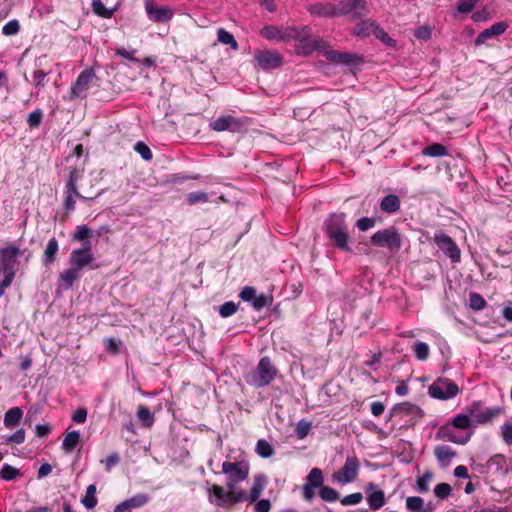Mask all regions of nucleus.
<instances>
[{"label": "nucleus", "mask_w": 512, "mask_h": 512, "mask_svg": "<svg viewBox=\"0 0 512 512\" xmlns=\"http://www.w3.org/2000/svg\"><path fill=\"white\" fill-rule=\"evenodd\" d=\"M434 455L442 466H448L457 453L448 445H438L434 448Z\"/></svg>", "instance_id": "393cba45"}, {"label": "nucleus", "mask_w": 512, "mask_h": 512, "mask_svg": "<svg viewBox=\"0 0 512 512\" xmlns=\"http://www.w3.org/2000/svg\"><path fill=\"white\" fill-rule=\"evenodd\" d=\"M144 8L149 20L154 23H166L170 21L174 15L170 7L159 6L154 0H145Z\"/></svg>", "instance_id": "2eb2a0df"}, {"label": "nucleus", "mask_w": 512, "mask_h": 512, "mask_svg": "<svg viewBox=\"0 0 512 512\" xmlns=\"http://www.w3.org/2000/svg\"><path fill=\"white\" fill-rule=\"evenodd\" d=\"M469 415L475 419L478 424H486L497 418L502 413L501 407L484 408L480 401H474L467 408Z\"/></svg>", "instance_id": "ddd939ff"}, {"label": "nucleus", "mask_w": 512, "mask_h": 512, "mask_svg": "<svg viewBox=\"0 0 512 512\" xmlns=\"http://www.w3.org/2000/svg\"><path fill=\"white\" fill-rule=\"evenodd\" d=\"M94 255L88 254L82 250H72L69 258V263L71 266L77 268L82 271L84 268L89 267L90 269L98 268L97 264H93Z\"/></svg>", "instance_id": "412c9836"}, {"label": "nucleus", "mask_w": 512, "mask_h": 512, "mask_svg": "<svg viewBox=\"0 0 512 512\" xmlns=\"http://www.w3.org/2000/svg\"><path fill=\"white\" fill-rule=\"evenodd\" d=\"M324 56L329 62L344 64L347 66H355L363 62L362 56L358 54L340 52L328 48L324 51Z\"/></svg>", "instance_id": "f3484780"}, {"label": "nucleus", "mask_w": 512, "mask_h": 512, "mask_svg": "<svg viewBox=\"0 0 512 512\" xmlns=\"http://www.w3.org/2000/svg\"><path fill=\"white\" fill-rule=\"evenodd\" d=\"M42 118V110L36 109L28 115L27 124L31 129L37 128L41 124Z\"/></svg>", "instance_id": "4d7b16f0"}, {"label": "nucleus", "mask_w": 512, "mask_h": 512, "mask_svg": "<svg viewBox=\"0 0 512 512\" xmlns=\"http://www.w3.org/2000/svg\"><path fill=\"white\" fill-rule=\"evenodd\" d=\"M96 494V485L90 484L86 489V494L82 498L81 502L87 509H93L97 505Z\"/></svg>", "instance_id": "f704fd0d"}, {"label": "nucleus", "mask_w": 512, "mask_h": 512, "mask_svg": "<svg viewBox=\"0 0 512 512\" xmlns=\"http://www.w3.org/2000/svg\"><path fill=\"white\" fill-rule=\"evenodd\" d=\"M412 409L413 406L407 402L396 404L390 412V418L398 414H409Z\"/></svg>", "instance_id": "0e129e2a"}, {"label": "nucleus", "mask_w": 512, "mask_h": 512, "mask_svg": "<svg viewBox=\"0 0 512 512\" xmlns=\"http://www.w3.org/2000/svg\"><path fill=\"white\" fill-rule=\"evenodd\" d=\"M470 415L468 414H457L449 423H451L454 428L458 430H468L472 426V422L470 419Z\"/></svg>", "instance_id": "c9c22d12"}, {"label": "nucleus", "mask_w": 512, "mask_h": 512, "mask_svg": "<svg viewBox=\"0 0 512 512\" xmlns=\"http://www.w3.org/2000/svg\"><path fill=\"white\" fill-rule=\"evenodd\" d=\"M256 453L262 458H269L274 454L273 446L265 439H260L256 444Z\"/></svg>", "instance_id": "a19ab883"}, {"label": "nucleus", "mask_w": 512, "mask_h": 512, "mask_svg": "<svg viewBox=\"0 0 512 512\" xmlns=\"http://www.w3.org/2000/svg\"><path fill=\"white\" fill-rule=\"evenodd\" d=\"M433 478V473L429 470L425 471L422 476L416 480V489L420 493H426L429 491V483Z\"/></svg>", "instance_id": "79ce46f5"}, {"label": "nucleus", "mask_w": 512, "mask_h": 512, "mask_svg": "<svg viewBox=\"0 0 512 512\" xmlns=\"http://www.w3.org/2000/svg\"><path fill=\"white\" fill-rule=\"evenodd\" d=\"M319 496L321 497V499H323L324 501H327V502H335L339 499L340 497V494L339 492L330 487V486H322L319 490Z\"/></svg>", "instance_id": "a18cd8bd"}, {"label": "nucleus", "mask_w": 512, "mask_h": 512, "mask_svg": "<svg viewBox=\"0 0 512 512\" xmlns=\"http://www.w3.org/2000/svg\"><path fill=\"white\" fill-rule=\"evenodd\" d=\"M323 231L333 247L342 252H352L345 213H331L323 222Z\"/></svg>", "instance_id": "f257e3e1"}, {"label": "nucleus", "mask_w": 512, "mask_h": 512, "mask_svg": "<svg viewBox=\"0 0 512 512\" xmlns=\"http://www.w3.org/2000/svg\"><path fill=\"white\" fill-rule=\"evenodd\" d=\"M58 251L59 243L55 237H52L48 241L42 256V262L44 266L48 267L55 262Z\"/></svg>", "instance_id": "bb28decb"}, {"label": "nucleus", "mask_w": 512, "mask_h": 512, "mask_svg": "<svg viewBox=\"0 0 512 512\" xmlns=\"http://www.w3.org/2000/svg\"><path fill=\"white\" fill-rule=\"evenodd\" d=\"M501 436L506 445L512 446V423H504L501 426Z\"/></svg>", "instance_id": "774afa93"}, {"label": "nucleus", "mask_w": 512, "mask_h": 512, "mask_svg": "<svg viewBox=\"0 0 512 512\" xmlns=\"http://www.w3.org/2000/svg\"><path fill=\"white\" fill-rule=\"evenodd\" d=\"M451 423L440 426L435 438L440 441H448L459 445H465L471 438L472 432L460 433Z\"/></svg>", "instance_id": "4468645a"}, {"label": "nucleus", "mask_w": 512, "mask_h": 512, "mask_svg": "<svg viewBox=\"0 0 512 512\" xmlns=\"http://www.w3.org/2000/svg\"><path fill=\"white\" fill-rule=\"evenodd\" d=\"M92 237V231L87 225H78L72 234L73 241L82 242Z\"/></svg>", "instance_id": "49530a36"}, {"label": "nucleus", "mask_w": 512, "mask_h": 512, "mask_svg": "<svg viewBox=\"0 0 512 512\" xmlns=\"http://www.w3.org/2000/svg\"><path fill=\"white\" fill-rule=\"evenodd\" d=\"M217 39L222 44L229 45L233 50L238 49V43L235 40L234 36L230 32L226 31L224 28L218 29Z\"/></svg>", "instance_id": "4c0bfd02"}, {"label": "nucleus", "mask_w": 512, "mask_h": 512, "mask_svg": "<svg viewBox=\"0 0 512 512\" xmlns=\"http://www.w3.org/2000/svg\"><path fill=\"white\" fill-rule=\"evenodd\" d=\"M238 308H239V303L237 304L233 301H227L219 306L218 311H219V314L221 317L227 318V317H230L233 314H235L237 312Z\"/></svg>", "instance_id": "09e8293b"}, {"label": "nucleus", "mask_w": 512, "mask_h": 512, "mask_svg": "<svg viewBox=\"0 0 512 512\" xmlns=\"http://www.w3.org/2000/svg\"><path fill=\"white\" fill-rule=\"evenodd\" d=\"M360 469V462L356 456H349L343 467L335 473V479L342 483L347 484L356 480Z\"/></svg>", "instance_id": "dca6fc26"}, {"label": "nucleus", "mask_w": 512, "mask_h": 512, "mask_svg": "<svg viewBox=\"0 0 512 512\" xmlns=\"http://www.w3.org/2000/svg\"><path fill=\"white\" fill-rule=\"evenodd\" d=\"M476 470L481 474L490 473L497 478H504L509 473V465L505 455L495 454L485 464H476Z\"/></svg>", "instance_id": "9d476101"}, {"label": "nucleus", "mask_w": 512, "mask_h": 512, "mask_svg": "<svg viewBox=\"0 0 512 512\" xmlns=\"http://www.w3.org/2000/svg\"><path fill=\"white\" fill-rule=\"evenodd\" d=\"M265 477L263 475H256L254 477L253 485L249 492V500L250 502H255L258 500L265 485Z\"/></svg>", "instance_id": "c756f323"}, {"label": "nucleus", "mask_w": 512, "mask_h": 512, "mask_svg": "<svg viewBox=\"0 0 512 512\" xmlns=\"http://www.w3.org/2000/svg\"><path fill=\"white\" fill-rule=\"evenodd\" d=\"M433 241L439 250L454 264L461 261V250L457 243L442 230L434 233Z\"/></svg>", "instance_id": "1a4fd4ad"}, {"label": "nucleus", "mask_w": 512, "mask_h": 512, "mask_svg": "<svg viewBox=\"0 0 512 512\" xmlns=\"http://www.w3.org/2000/svg\"><path fill=\"white\" fill-rule=\"evenodd\" d=\"M81 272L82 271L70 265L69 268L65 269L59 274V286L62 287L64 290L71 289L74 282L81 278Z\"/></svg>", "instance_id": "5701e85b"}, {"label": "nucleus", "mask_w": 512, "mask_h": 512, "mask_svg": "<svg viewBox=\"0 0 512 512\" xmlns=\"http://www.w3.org/2000/svg\"><path fill=\"white\" fill-rule=\"evenodd\" d=\"M487 305L486 300L482 295L476 292H472L469 295V306L474 311L483 310Z\"/></svg>", "instance_id": "c03bdc74"}, {"label": "nucleus", "mask_w": 512, "mask_h": 512, "mask_svg": "<svg viewBox=\"0 0 512 512\" xmlns=\"http://www.w3.org/2000/svg\"><path fill=\"white\" fill-rule=\"evenodd\" d=\"M209 126L216 132L229 131L232 133H240L245 130L247 119L245 117L236 118L232 115H223L210 122Z\"/></svg>", "instance_id": "9b49d317"}, {"label": "nucleus", "mask_w": 512, "mask_h": 512, "mask_svg": "<svg viewBox=\"0 0 512 512\" xmlns=\"http://www.w3.org/2000/svg\"><path fill=\"white\" fill-rule=\"evenodd\" d=\"M406 507L410 512H423L424 500L418 496H410L406 499Z\"/></svg>", "instance_id": "de8ad7c7"}, {"label": "nucleus", "mask_w": 512, "mask_h": 512, "mask_svg": "<svg viewBox=\"0 0 512 512\" xmlns=\"http://www.w3.org/2000/svg\"><path fill=\"white\" fill-rule=\"evenodd\" d=\"M80 178V174L78 170L74 167L69 168L68 180L66 182L65 189L71 191L72 193L76 192L77 182Z\"/></svg>", "instance_id": "8fccbe9b"}, {"label": "nucleus", "mask_w": 512, "mask_h": 512, "mask_svg": "<svg viewBox=\"0 0 512 512\" xmlns=\"http://www.w3.org/2000/svg\"><path fill=\"white\" fill-rule=\"evenodd\" d=\"M80 441V433L78 431L68 432L62 442V448L66 453H71Z\"/></svg>", "instance_id": "7c9ffc66"}, {"label": "nucleus", "mask_w": 512, "mask_h": 512, "mask_svg": "<svg viewBox=\"0 0 512 512\" xmlns=\"http://www.w3.org/2000/svg\"><path fill=\"white\" fill-rule=\"evenodd\" d=\"M281 28L275 25H265L260 30V35L268 40H277L280 41L281 38Z\"/></svg>", "instance_id": "58836bf2"}, {"label": "nucleus", "mask_w": 512, "mask_h": 512, "mask_svg": "<svg viewBox=\"0 0 512 512\" xmlns=\"http://www.w3.org/2000/svg\"><path fill=\"white\" fill-rule=\"evenodd\" d=\"M412 350L415 354V357L420 361H425L428 359L430 354L429 345L422 341H417L413 344Z\"/></svg>", "instance_id": "e433bc0d"}, {"label": "nucleus", "mask_w": 512, "mask_h": 512, "mask_svg": "<svg viewBox=\"0 0 512 512\" xmlns=\"http://www.w3.org/2000/svg\"><path fill=\"white\" fill-rule=\"evenodd\" d=\"M329 47L328 43L322 38H310L309 28L303 27L301 29L300 37L298 38L297 49L303 55H310L314 51H324Z\"/></svg>", "instance_id": "f8f14e48"}, {"label": "nucleus", "mask_w": 512, "mask_h": 512, "mask_svg": "<svg viewBox=\"0 0 512 512\" xmlns=\"http://www.w3.org/2000/svg\"><path fill=\"white\" fill-rule=\"evenodd\" d=\"M451 486L447 483H439L434 488V494L440 499H445L451 494Z\"/></svg>", "instance_id": "e2e57ef3"}, {"label": "nucleus", "mask_w": 512, "mask_h": 512, "mask_svg": "<svg viewBox=\"0 0 512 512\" xmlns=\"http://www.w3.org/2000/svg\"><path fill=\"white\" fill-rule=\"evenodd\" d=\"M92 11L99 17L110 19L113 17L115 9H108L101 0H92Z\"/></svg>", "instance_id": "72a5a7b5"}, {"label": "nucleus", "mask_w": 512, "mask_h": 512, "mask_svg": "<svg viewBox=\"0 0 512 512\" xmlns=\"http://www.w3.org/2000/svg\"><path fill=\"white\" fill-rule=\"evenodd\" d=\"M258 65L264 70L275 69L281 66L282 57L274 50L257 51L254 55Z\"/></svg>", "instance_id": "a211bd4d"}, {"label": "nucleus", "mask_w": 512, "mask_h": 512, "mask_svg": "<svg viewBox=\"0 0 512 512\" xmlns=\"http://www.w3.org/2000/svg\"><path fill=\"white\" fill-rule=\"evenodd\" d=\"M187 203L189 205H195L197 203H200V202H208L209 201V196L206 192H203V191H195V192H190L188 195H187Z\"/></svg>", "instance_id": "5fc2aeb1"}, {"label": "nucleus", "mask_w": 512, "mask_h": 512, "mask_svg": "<svg viewBox=\"0 0 512 512\" xmlns=\"http://www.w3.org/2000/svg\"><path fill=\"white\" fill-rule=\"evenodd\" d=\"M424 156L443 157L449 154L448 149L440 143H433L422 150Z\"/></svg>", "instance_id": "473e14b6"}, {"label": "nucleus", "mask_w": 512, "mask_h": 512, "mask_svg": "<svg viewBox=\"0 0 512 512\" xmlns=\"http://www.w3.org/2000/svg\"><path fill=\"white\" fill-rule=\"evenodd\" d=\"M375 224L376 219L373 217H362L356 221V227L362 232L372 229Z\"/></svg>", "instance_id": "052dcab7"}, {"label": "nucleus", "mask_w": 512, "mask_h": 512, "mask_svg": "<svg viewBox=\"0 0 512 512\" xmlns=\"http://www.w3.org/2000/svg\"><path fill=\"white\" fill-rule=\"evenodd\" d=\"M370 244L397 253L403 246V236L395 226L376 231L370 237Z\"/></svg>", "instance_id": "7ed1b4c3"}, {"label": "nucleus", "mask_w": 512, "mask_h": 512, "mask_svg": "<svg viewBox=\"0 0 512 512\" xmlns=\"http://www.w3.org/2000/svg\"><path fill=\"white\" fill-rule=\"evenodd\" d=\"M97 75L93 67L83 70L77 77L76 81L71 85L69 92V100L85 99L87 91L96 81Z\"/></svg>", "instance_id": "0eeeda50"}, {"label": "nucleus", "mask_w": 512, "mask_h": 512, "mask_svg": "<svg viewBox=\"0 0 512 512\" xmlns=\"http://www.w3.org/2000/svg\"><path fill=\"white\" fill-rule=\"evenodd\" d=\"M479 0H460L457 5V11L459 13H469L471 12Z\"/></svg>", "instance_id": "338daca9"}, {"label": "nucleus", "mask_w": 512, "mask_h": 512, "mask_svg": "<svg viewBox=\"0 0 512 512\" xmlns=\"http://www.w3.org/2000/svg\"><path fill=\"white\" fill-rule=\"evenodd\" d=\"M206 485L208 500L210 503L219 507H229V490L225 491V489L218 484L210 485L208 481L206 482Z\"/></svg>", "instance_id": "aec40b11"}, {"label": "nucleus", "mask_w": 512, "mask_h": 512, "mask_svg": "<svg viewBox=\"0 0 512 512\" xmlns=\"http://www.w3.org/2000/svg\"><path fill=\"white\" fill-rule=\"evenodd\" d=\"M311 430V423L305 420L298 422L296 427V435L299 439L305 438Z\"/></svg>", "instance_id": "69168bd1"}, {"label": "nucleus", "mask_w": 512, "mask_h": 512, "mask_svg": "<svg viewBox=\"0 0 512 512\" xmlns=\"http://www.w3.org/2000/svg\"><path fill=\"white\" fill-rule=\"evenodd\" d=\"M150 497L146 494L140 493L125 500L130 510L140 508L148 503Z\"/></svg>", "instance_id": "37998d69"}, {"label": "nucleus", "mask_w": 512, "mask_h": 512, "mask_svg": "<svg viewBox=\"0 0 512 512\" xmlns=\"http://www.w3.org/2000/svg\"><path fill=\"white\" fill-rule=\"evenodd\" d=\"M308 12L311 15L331 18L336 17V5L331 3H315L307 7Z\"/></svg>", "instance_id": "b1692460"}, {"label": "nucleus", "mask_w": 512, "mask_h": 512, "mask_svg": "<svg viewBox=\"0 0 512 512\" xmlns=\"http://www.w3.org/2000/svg\"><path fill=\"white\" fill-rule=\"evenodd\" d=\"M363 500V495L360 492L352 493L343 497L340 502L343 506H350L359 504Z\"/></svg>", "instance_id": "680f3d73"}, {"label": "nucleus", "mask_w": 512, "mask_h": 512, "mask_svg": "<svg viewBox=\"0 0 512 512\" xmlns=\"http://www.w3.org/2000/svg\"><path fill=\"white\" fill-rule=\"evenodd\" d=\"M278 369L268 356L262 357L255 369L245 375V381L254 388L268 386L277 376Z\"/></svg>", "instance_id": "f03ea898"}, {"label": "nucleus", "mask_w": 512, "mask_h": 512, "mask_svg": "<svg viewBox=\"0 0 512 512\" xmlns=\"http://www.w3.org/2000/svg\"><path fill=\"white\" fill-rule=\"evenodd\" d=\"M369 9L366 0H341L336 5L337 16H348L351 20H358L366 17Z\"/></svg>", "instance_id": "6e6552de"}, {"label": "nucleus", "mask_w": 512, "mask_h": 512, "mask_svg": "<svg viewBox=\"0 0 512 512\" xmlns=\"http://www.w3.org/2000/svg\"><path fill=\"white\" fill-rule=\"evenodd\" d=\"M23 253L24 250L13 243L0 248V276L15 278L16 271L20 265L18 258Z\"/></svg>", "instance_id": "20e7f679"}, {"label": "nucleus", "mask_w": 512, "mask_h": 512, "mask_svg": "<svg viewBox=\"0 0 512 512\" xmlns=\"http://www.w3.org/2000/svg\"><path fill=\"white\" fill-rule=\"evenodd\" d=\"M461 392L459 386L449 378L439 377L429 387L430 397L438 400H449Z\"/></svg>", "instance_id": "423d86ee"}, {"label": "nucleus", "mask_w": 512, "mask_h": 512, "mask_svg": "<svg viewBox=\"0 0 512 512\" xmlns=\"http://www.w3.org/2000/svg\"><path fill=\"white\" fill-rule=\"evenodd\" d=\"M229 490V507L239 503L244 502L249 499V496H247L246 492L244 490H235L234 489H228Z\"/></svg>", "instance_id": "864d4df0"}, {"label": "nucleus", "mask_w": 512, "mask_h": 512, "mask_svg": "<svg viewBox=\"0 0 512 512\" xmlns=\"http://www.w3.org/2000/svg\"><path fill=\"white\" fill-rule=\"evenodd\" d=\"M250 471L249 463L245 460L230 462L225 461L222 464V473L226 475L227 489H234L236 485L247 479Z\"/></svg>", "instance_id": "39448f33"}, {"label": "nucleus", "mask_w": 512, "mask_h": 512, "mask_svg": "<svg viewBox=\"0 0 512 512\" xmlns=\"http://www.w3.org/2000/svg\"><path fill=\"white\" fill-rule=\"evenodd\" d=\"M134 149L145 161H150L153 158L151 149L142 141L137 142Z\"/></svg>", "instance_id": "13d9d810"}, {"label": "nucleus", "mask_w": 512, "mask_h": 512, "mask_svg": "<svg viewBox=\"0 0 512 512\" xmlns=\"http://www.w3.org/2000/svg\"><path fill=\"white\" fill-rule=\"evenodd\" d=\"M377 24L374 21H360L354 27V34L357 36H369L372 28H376Z\"/></svg>", "instance_id": "ea45409f"}, {"label": "nucleus", "mask_w": 512, "mask_h": 512, "mask_svg": "<svg viewBox=\"0 0 512 512\" xmlns=\"http://www.w3.org/2000/svg\"><path fill=\"white\" fill-rule=\"evenodd\" d=\"M301 30L296 27H287L281 30V38L280 41L288 42L291 40H298L300 37Z\"/></svg>", "instance_id": "3c124183"}, {"label": "nucleus", "mask_w": 512, "mask_h": 512, "mask_svg": "<svg viewBox=\"0 0 512 512\" xmlns=\"http://www.w3.org/2000/svg\"><path fill=\"white\" fill-rule=\"evenodd\" d=\"M137 417L141 422L142 426L145 428H150L155 421L154 414L150 411V409L147 406L143 404H140L137 407Z\"/></svg>", "instance_id": "cd10ccee"}, {"label": "nucleus", "mask_w": 512, "mask_h": 512, "mask_svg": "<svg viewBox=\"0 0 512 512\" xmlns=\"http://www.w3.org/2000/svg\"><path fill=\"white\" fill-rule=\"evenodd\" d=\"M324 483V477L322 470L319 468H313L310 470L306 477V485L314 487V488H321Z\"/></svg>", "instance_id": "2f4dec72"}, {"label": "nucleus", "mask_w": 512, "mask_h": 512, "mask_svg": "<svg viewBox=\"0 0 512 512\" xmlns=\"http://www.w3.org/2000/svg\"><path fill=\"white\" fill-rule=\"evenodd\" d=\"M271 303H272V297H269L265 294H260L258 296L257 295L255 296V298L251 304L255 310L260 311L264 307H268L269 305H271Z\"/></svg>", "instance_id": "6e6d98bb"}, {"label": "nucleus", "mask_w": 512, "mask_h": 512, "mask_svg": "<svg viewBox=\"0 0 512 512\" xmlns=\"http://www.w3.org/2000/svg\"><path fill=\"white\" fill-rule=\"evenodd\" d=\"M508 28V24L506 22H497L494 23L491 27L483 30L476 38L475 45L480 46L484 44L488 39L493 37H497L505 33Z\"/></svg>", "instance_id": "4be33fe9"}, {"label": "nucleus", "mask_w": 512, "mask_h": 512, "mask_svg": "<svg viewBox=\"0 0 512 512\" xmlns=\"http://www.w3.org/2000/svg\"><path fill=\"white\" fill-rule=\"evenodd\" d=\"M366 500L371 510H379L386 504L385 493L378 486L369 482L365 487Z\"/></svg>", "instance_id": "6ab92c4d"}, {"label": "nucleus", "mask_w": 512, "mask_h": 512, "mask_svg": "<svg viewBox=\"0 0 512 512\" xmlns=\"http://www.w3.org/2000/svg\"><path fill=\"white\" fill-rule=\"evenodd\" d=\"M23 416V412L19 407L10 408L4 415V424L6 427L17 426Z\"/></svg>", "instance_id": "c85d7f7f"}, {"label": "nucleus", "mask_w": 512, "mask_h": 512, "mask_svg": "<svg viewBox=\"0 0 512 512\" xmlns=\"http://www.w3.org/2000/svg\"><path fill=\"white\" fill-rule=\"evenodd\" d=\"M401 201L396 194H389L380 201V209L383 213L394 214L400 209Z\"/></svg>", "instance_id": "a878e982"}, {"label": "nucleus", "mask_w": 512, "mask_h": 512, "mask_svg": "<svg viewBox=\"0 0 512 512\" xmlns=\"http://www.w3.org/2000/svg\"><path fill=\"white\" fill-rule=\"evenodd\" d=\"M20 31V24L18 20L13 19L6 23L2 28V34L5 36L16 35Z\"/></svg>", "instance_id": "bf43d9fd"}, {"label": "nucleus", "mask_w": 512, "mask_h": 512, "mask_svg": "<svg viewBox=\"0 0 512 512\" xmlns=\"http://www.w3.org/2000/svg\"><path fill=\"white\" fill-rule=\"evenodd\" d=\"M19 474L20 471L9 464H4L0 471V477L5 481L14 480Z\"/></svg>", "instance_id": "603ef678"}]
</instances>
